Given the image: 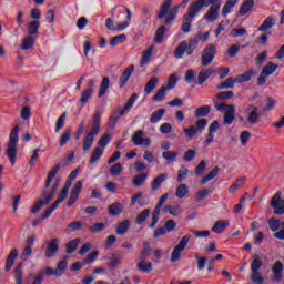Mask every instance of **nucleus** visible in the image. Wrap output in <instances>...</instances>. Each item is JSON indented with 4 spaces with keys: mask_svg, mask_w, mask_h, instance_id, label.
Returning a JSON list of instances; mask_svg holds the SVG:
<instances>
[{
    "mask_svg": "<svg viewBox=\"0 0 284 284\" xmlns=\"http://www.w3.org/2000/svg\"><path fill=\"white\" fill-rule=\"evenodd\" d=\"M57 252H59V240L53 239L47 245L45 257L52 258Z\"/></svg>",
    "mask_w": 284,
    "mask_h": 284,
    "instance_id": "18",
    "label": "nucleus"
},
{
    "mask_svg": "<svg viewBox=\"0 0 284 284\" xmlns=\"http://www.w3.org/2000/svg\"><path fill=\"white\" fill-rule=\"evenodd\" d=\"M199 38L196 36H193L189 39V42H186V48L189 49V57H192L194 54V50L199 48Z\"/></svg>",
    "mask_w": 284,
    "mask_h": 284,
    "instance_id": "32",
    "label": "nucleus"
},
{
    "mask_svg": "<svg viewBox=\"0 0 284 284\" xmlns=\"http://www.w3.org/2000/svg\"><path fill=\"white\" fill-rule=\"evenodd\" d=\"M110 258H111V262L109 263V267L111 270H116V267H119V263H121V255L113 253L112 257L104 256L103 261H110Z\"/></svg>",
    "mask_w": 284,
    "mask_h": 284,
    "instance_id": "34",
    "label": "nucleus"
},
{
    "mask_svg": "<svg viewBox=\"0 0 284 284\" xmlns=\"http://www.w3.org/2000/svg\"><path fill=\"white\" fill-rule=\"evenodd\" d=\"M246 182H247V178H246V176H241L240 179H237V180L229 187L230 194H234V193L236 192V190H239L240 187H243Z\"/></svg>",
    "mask_w": 284,
    "mask_h": 284,
    "instance_id": "31",
    "label": "nucleus"
},
{
    "mask_svg": "<svg viewBox=\"0 0 284 284\" xmlns=\"http://www.w3.org/2000/svg\"><path fill=\"white\" fill-rule=\"evenodd\" d=\"M94 94V89L92 88H87L81 97H80V103H82V105H85L88 103V101H90V99H92V95Z\"/></svg>",
    "mask_w": 284,
    "mask_h": 284,
    "instance_id": "38",
    "label": "nucleus"
},
{
    "mask_svg": "<svg viewBox=\"0 0 284 284\" xmlns=\"http://www.w3.org/2000/svg\"><path fill=\"white\" fill-rule=\"evenodd\" d=\"M207 6H210L207 0H196L192 2L189 7V12L186 17H191L192 19H194V17H196V14H199V12L203 10V8H207Z\"/></svg>",
    "mask_w": 284,
    "mask_h": 284,
    "instance_id": "10",
    "label": "nucleus"
},
{
    "mask_svg": "<svg viewBox=\"0 0 284 284\" xmlns=\"http://www.w3.org/2000/svg\"><path fill=\"white\" fill-rule=\"evenodd\" d=\"M252 8H254V0H246L240 9L241 17L247 14Z\"/></svg>",
    "mask_w": 284,
    "mask_h": 284,
    "instance_id": "55",
    "label": "nucleus"
},
{
    "mask_svg": "<svg viewBox=\"0 0 284 284\" xmlns=\"http://www.w3.org/2000/svg\"><path fill=\"white\" fill-rule=\"evenodd\" d=\"M79 243H81V239L77 237L74 240H71L68 244H67V253L68 254H72V252L77 251V247H79Z\"/></svg>",
    "mask_w": 284,
    "mask_h": 284,
    "instance_id": "59",
    "label": "nucleus"
},
{
    "mask_svg": "<svg viewBox=\"0 0 284 284\" xmlns=\"http://www.w3.org/2000/svg\"><path fill=\"white\" fill-rule=\"evenodd\" d=\"M128 230H130V220H124L118 224L115 232L119 236H123L128 233Z\"/></svg>",
    "mask_w": 284,
    "mask_h": 284,
    "instance_id": "33",
    "label": "nucleus"
},
{
    "mask_svg": "<svg viewBox=\"0 0 284 284\" xmlns=\"http://www.w3.org/2000/svg\"><path fill=\"white\" fill-rule=\"evenodd\" d=\"M210 9L207 10L204 18L209 21V23H212L219 19V10L221 9V0H209Z\"/></svg>",
    "mask_w": 284,
    "mask_h": 284,
    "instance_id": "9",
    "label": "nucleus"
},
{
    "mask_svg": "<svg viewBox=\"0 0 284 284\" xmlns=\"http://www.w3.org/2000/svg\"><path fill=\"white\" fill-rule=\"evenodd\" d=\"M190 239H192V235L186 234L180 240L179 244L174 246L171 253V258H170L171 263H176V261L181 260V253H183L187 247V243H190Z\"/></svg>",
    "mask_w": 284,
    "mask_h": 284,
    "instance_id": "4",
    "label": "nucleus"
},
{
    "mask_svg": "<svg viewBox=\"0 0 284 284\" xmlns=\"http://www.w3.org/2000/svg\"><path fill=\"white\" fill-rule=\"evenodd\" d=\"M81 190H83V182L78 181L71 190L69 200L67 202L68 207H72L77 201H79V195L81 194Z\"/></svg>",
    "mask_w": 284,
    "mask_h": 284,
    "instance_id": "13",
    "label": "nucleus"
},
{
    "mask_svg": "<svg viewBox=\"0 0 284 284\" xmlns=\"http://www.w3.org/2000/svg\"><path fill=\"white\" fill-rule=\"evenodd\" d=\"M189 192L190 187H187L186 184H180L176 189L175 196H178V199H185Z\"/></svg>",
    "mask_w": 284,
    "mask_h": 284,
    "instance_id": "49",
    "label": "nucleus"
},
{
    "mask_svg": "<svg viewBox=\"0 0 284 284\" xmlns=\"http://www.w3.org/2000/svg\"><path fill=\"white\" fill-rule=\"evenodd\" d=\"M251 281H253L254 284H262L265 283V277L261 275V272L251 273Z\"/></svg>",
    "mask_w": 284,
    "mask_h": 284,
    "instance_id": "64",
    "label": "nucleus"
},
{
    "mask_svg": "<svg viewBox=\"0 0 284 284\" xmlns=\"http://www.w3.org/2000/svg\"><path fill=\"white\" fill-rule=\"evenodd\" d=\"M108 212L111 216H119L123 212V204L121 202H114L109 205Z\"/></svg>",
    "mask_w": 284,
    "mask_h": 284,
    "instance_id": "27",
    "label": "nucleus"
},
{
    "mask_svg": "<svg viewBox=\"0 0 284 284\" xmlns=\"http://www.w3.org/2000/svg\"><path fill=\"white\" fill-rule=\"evenodd\" d=\"M193 126L197 132H203L207 128V119H199Z\"/></svg>",
    "mask_w": 284,
    "mask_h": 284,
    "instance_id": "63",
    "label": "nucleus"
},
{
    "mask_svg": "<svg viewBox=\"0 0 284 284\" xmlns=\"http://www.w3.org/2000/svg\"><path fill=\"white\" fill-rule=\"evenodd\" d=\"M219 172H221V169L219 166H215L210 173H207L200 182V185H205V183H210L213 179H216L219 176Z\"/></svg>",
    "mask_w": 284,
    "mask_h": 284,
    "instance_id": "29",
    "label": "nucleus"
},
{
    "mask_svg": "<svg viewBox=\"0 0 284 284\" xmlns=\"http://www.w3.org/2000/svg\"><path fill=\"white\" fill-rule=\"evenodd\" d=\"M187 3H190V0H183L180 6H175L173 7L170 11H169V16L165 18L164 23L168 26L170 23H172V21H174V19H176V14L179 12L180 8H186Z\"/></svg>",
    "mask_w": 284,
    "mask_h": 284,
    "instance_id": "14",
    "label": "nucleus"
},
{
    "mask_svg": "<svg viewBox=\"0 0 284 284\" xmlns=\"http://www.w3.org/2000/svg\"><path fill=\"white\" fill-rule=\"evenodd\" d=\"M40 26H41V23L39 22V20H33V21L29 22V24L27 27L28 36L37 37V34H39Z\"/></svg>",
    "mask_w": 284,
    "mask_h": 284,
    "instance_id": "25",
    "label": "nucleus"
},
{
    "mask_svg": "<svg viewBox=\"0 0 284 284\" xmlns=\"http://www.w3.org/2000/svg\"><path fill=\"white\" fill-rule=\"evenodd\" d=\"M226 227H230V221H217L214 223L212 232H214L215 234H223Z\"/></svg>",
    "mask_w": 284,
    "mask_h": 284,
    "instance_id": "26",
    "label": "nucleus"
},
{
    "mask_svg": "<svg viewBox=\"0 0 284 284\" xmlns=\"http://www.w3.org/2000/svg\"><path fill=\"white\" fill-rule=\"evenodd\" d=\"M108 90H110V78L105 77L102 79V82L100 84L98 97H105Z\"/></svg>",
    "mask_w": 284,
    "mask_h": 284,
    "instance_id": "35",
    "label": "nucleus"
},
{
    "mask_svg": "<svg viewBox=\"0 0 284 284\" xmlns=\"http://www.w3.org/2000/svg\"><path fill=\"white\" fill-rule=\"evenodd\" d=\"M59 170H61V165L57 164L51 171L48 173L45 187H50L52 185V181H54V176L59 174Z\"/></svg>",
    "mask_w": 284,
    "mask_h": 284,
    "instance_id": "37",
    "label": "nucleus"
},
{
    "mask_svg": "<svg viewBox=\"0 0 284 284\" xmlns=\"http://www.w3.org/2000/svg\"><path fill=\"white\" fill-rule=\"evenodd\" d=\"M164 114H165V109H159L158 111H154L150 118L151 123H159V121L163 119Z\"/></svg>",
    "mask_w": 284,
    "mask_h": 284,
    "instance_id": "54",
    "label": "nucleus"
},
{
    "mask_svg": "<svg viewBox=\"0 0 284 284\" xmlns=\"http://www.w3.org/2000/svg\"><path fill=\"white\" fill-rule=\"evenodd\" d=\"M152 54H154V45H151L149 49L143 51L142 59L140 61V68H144V65H148V63H150Z\"/></svg>",
    "mask_w": 284,
    "mask_h": 284,
    "instance_id": "22",
    "label": "nucleus"
},
{
    "mask_svg": "<svg viewBox=\"0 0 284 284\" xmlns=\"http://www.w3.org/2000/svg\"><path fill=\"white\" fill-rule=\"evenodd\" d=\"M168 29H165V26H161L155 31V37L153 39L154 43H163V39L165 37V32Z\"/></svg>",
    "mask_w": 284,
    "mask_h": 284,
    "instance_id": "41",
    "label": "nucleus"
},
{
    "mask_svg": "<svg viewBox=\"0 0 284 284\" xmlns=\"http://www.w3.org/2000/svg\"><path fill=\"white\" fill-rule=\"evenodd\" d=\"M19 143V125H16L9 135L7 143L6 155L8 156L11 165L17 163V144Z\"/></svg>",
    "mask_w": 284,
    "mask_h": 284,
    "instance_id": "2",
    "label": "nucleus"
},
{
    "mask_svg": "<svg viewBox=\"0 0 284 284\" xmlns=\"http://www.w3.org/2000/svg\"><path fill=\"white\" fill-rule=\"evenodd\" d=\"M262 266H263V262H261V258H258V255H254L253 261L251 263V273L260 272Z\"/></svg>",
    "mask_w": 284,
    "mask_h": 284,
    "instance_id": "50",
    "label": "nucleus"
},
{
    "mask_svg": "<svg viewBox=\"0 0 284 284\" xmlns=\"http://www.w3.org/2000/svg\"><path fill=\"white\" fill-rule=\"evenodd\" d=\"M237 2L239 0H227L222 9V16L227 17V14L232 12V8H234Z\"/></svg>",
    "mask_w": 284,
    "mask_h": 284,
    "instance_id": "48",
    "label": "nucleus"
},
{
    "mask_svg": "<svg viewBox=\"0 0 284 284\" xmlns=\"http://www.w3.org/2000/svg\"><path fill=\"white\" fill-rule=\"evenodd\" d=\"M276 26V18L273 16L267 17L263 23L257 28V32H267Z\"/></svg>",
    "mask_w": 284,
    "mask_h": 284,
    "instance_id": "17",
    "label": "nucleus"
},
{
    "mask_svg": "<svg viewBox=\"0 0 284 284\" xmlns=\"http://www.w3.org/2000/svg\"><path fill=\"white\" fill-rule=\"evenodd\" d=\"M144 136L145 132L139 130L133 133L131 141L135 145H143V148H150V145H152V140H150V138Z\"/></svg>",
    "mask_w": 284,
    "mask_h": 284,
    "instance_id": "11",
    "label": "nucleus"
},
{
    "mask_svg": "<svg viewBox=\"0 0 284 284\" xmlns=\"http://www.w3.org/2000/svg\"><path fill=\"white\" fill-rule=\"evenodd\" d=\"M212 74H216V70L209 68V69H203L200 71L197 75V83L199 85H203L205 81H207V78L211 77Z\"/></svg>",
    "mask_w": 284,
    "mask_h": 284,
    "instance_id": "20",
    "label": "nucleus"
},
{
    "mask_svg": "<svg viewBox=\"0 0 284 284\" xmlns=\"http://www.w3.org/2000/svg\"><path fill=\"white\" fill-rule=\"evenodd\" d=\"M168 210L171 216H180V214H183V209H181V205L179 204H173L169 206Z\"/></svg>",
    "mask_w": 284,
    "mask_h": 284,
    "instance_id": "61",
    "label": "nucleus"
},
{
    "mask_svg": "<svg viewBox=\"0 0 284 284\" xmlns=\"http://www.w3.org/2000/svg\"><path fill=\"white\" fill-rule=\"evenodd\" d=\"M212 110V106L210 105H203L195 110V119H201L203 116H207L210 114V111Z\"/></svg>",
    "mask_w": 284,
    "mask_h": 284,
    "instance_id": "44",
    "label": "nucleus"
},
{
    "mask_svg": "<svg viewBox=\"0 0 284 284\" xmlns=\"http://www.w3.org/2000/svg\"><path fill=\"white\" fill-rule=\"evenodd\" d=\"M183 132H184L185 138L187 139V141H192V139H194L199 134V131H196V128H194V125H191L189 128H184Z\"/></svg>",
    "mask_w": 284,
    "mask_h": 284,
    "instance_id": "52",
    "label": "nucleus"
},
{
    "mask_svg": "<svg viewBox=\"0 0 284 284\" xmlns=\"http://www.w3.org/2000/svg\"><path fill=\"white\" fill-rule=\"evenodd\" d=\"M17 256H19V251L17 248H12L4 264L6 272H10V270H12V265H14V261H17Z\"/></svg>",
    "mask_w": 284,
    "mask_h": 284,
    "instance_id": "19",
    "label": "nucleus"
},
{
    "mask_svg": "<svg viewBox=\"0 0 284 284\" xmlns=\"http://www.w3.org/2000/svg\"><path fill=\"white\" fill-rule=\"evenodd\" d=\"M172 6V0H164V2L161 6L160 12L158 14L159 19H163L168 12H170V8Z\"/></svg>",
    "mask_w": 284,
    "mask_h": 284,
    "instance_id": "46",
    "label": "nucleus"
},
{
    "mask_svg": "<svg viewBox=\"0 0 284 284\" xmlns=\"http://www.w3.org/2000/svg\"><path fill=\"white\" fill-rule=\"evenodd\" d=\"M126 39H128V37L123 33L115 36V37L111 38L110 45H112V47L121 45V43H125Z\"/></svg>",
    "mask_w": 284,
    "mask_h": 284,
    "instance_id": "57",
    "label": "nucleus"
},
{
    "mask_svg": "<svg viewBox=\"0 0 284 284\" xmlns=\"http://www.w3.org/2000/svg\"><path fill=\"white\" fill-rule=\"evenodd\" d=\"M145 181H148V173H140L133 178L132 183L135 187H141Z\"/></svg>",
    "mask_w": 284,
    "mask_h": 284,
    "instance_id": "40",
    "label": "nucleus"
},
{
    "mask_svg": "<svg viewBox=\"0 0 284 284\" xmlns=\"http://www.w3.org/2000/svg\"><path fill=\"white\" fill-rule=\"evenodd\" d=\"M162 156L168 163H175L176 158L179 156V152L176 151H164L162 152Z\"/></svg>",
    "mask_w": 284,
    "mask_h": 284,
    "instance_id": "42",
    "label": "nucleus"
},
{
    "mask_svg": "<svg viewBox=\"0 0 284 284\" xmlns=\"http://www.w3.org/2000/svg\"><path fill=\"white\" fill-rule=\"evenodd\" d=\"M185 53L187 54V57H190V49H187V41L183 40L178 44L173 54L175 59H183L185 57Z\"/></svg>",
    "mask_w": 284,
    "mask_h": 284,
    "instance_id": "16",
    "label": "nucleus"
},
{
    "mask_svg": "<svg viewBox=\"0 0 284 284\" xmlns=\"http://www.w3.org/2000/svg\"><path fill=\"white\" fill-rule=\"evenodd\" d=\"M278 70V64L273 62H267L266 65L263 67L260 77L257 78V85H265L267 83V79L274 74Z\"/></svg>",
    "mask_w": 284,
    "mask_h": 284,
    "instance_id": "6",
    "label": "nucleus"
},
{
    "mask_svg": "<svg viewBox=\"0 0 284 284\" xmlns=\"http://www.w3.org/2000/svg\"><path fill=\"white\" fill-rule=\"evenodd\" d=\"M235 83H236V78H229L224 82L219 84L217 88L219 90H227L230 88H234Z\"/></svg>",
    "mask_w": 284,
    "mask_h": 284,
    "instance_id": "58",
    "label": "nucleus"
},
{
    "mask_svg": "<svg viewBox=\"0 0 284 284\" xmlns=\"http://www.w3.org/2000/svg\"><path fill=\"white\" fill-rule=\"evenodd\" d=\"M194 18H191L190 16L184 14V19L182 21V31L187 33L190 30H192V21Z\"/></svg>",
    "mask_w": 284,
    "mask_h": 284,
    "instance_id": "56",
    "label": "nucleus"
},
{
    "mask_svg": "<svg viewBox=\"0 0 284 284\" xmlns=\"http://www.w3.org/2000/svg\"><path fill=\"white\" fill-rule=\"evenodd\" d=\"M101 156H103V149H101L100 146H97L91 154L89 163L91 164L97 163L99 159H101Z\"/></svg>",
    "mask_w": 284,
    "mask_h": 284,
    "instance_id": "47",
    "label": "nucleus"
},
{
    "mask_svg": "<svg viewBox=\"0 0 284 284\" xmlns=\"http://www.w3.org/2000/svg\"><path fill=\"white\" fill-rule=\"evenodd\" d=\"M156 85H159V78H151L144 87L145 94H152V91L156 88Z\"/></svg>",
    "mask_w": 284,
    "mask_h": 284,
    "instance_id": "36",
    "label": "nucleus"
},
{
    "mask_svg": "<svg viewBox=\"0 0 284 284\" xmlns=\"http://www.w3.org/2000/svg\"><path fill=\"white\" fill-rule=\"evenodd\" d=\"M246 122L248 125H256L261 122V110L254 104H247L245 109Z\"/></svg>",
    "mask_w": 284,
    "mask_h": 284,
    "instance_id": "5",
    "label": "nucleus"
},
{
    "mask_svg": "<svg viewBox=\"0 0 284 284\" xmlns=\"http://www.w3.org/2000/svg\"><path fill=\"white\" fill-rule=\"evenodd\" d=\"M165 181H168V175L165 173L158 175L151 182V190L153 192H156L159 190V187H161V185H163V183H165Z\"/></svg>",
    "mask_w": 284,
    "mask_h": 284,
    "instance_id": "21",
    "label": "nucleus"
},
{
    "mask_svg": "<svg viewBox=\"0 0 284 284\" xmlns=\"http://www.w3.org/2000/svg\"><path fill=\"white\" fill-rule=\"evenodd\" d=\"M139 98V95L136 93H133L130 99L126 101L124 108L120 111L119 115L120 116H124V114H126V112H130V110H132V106L134 105V103L136 102V99Z\"/></svg>",
    "mask_w": 284,
    "mask_h": 284,
    "instance_id": "23",
    "label": "nucleus"
},
{
    "mask_svg": "<svg viewBox=\"0 0 284 284\" xmlns=\"http://www.w3.org/2000/svg\"><path fill=\"white\" fill-rule=\"evenodd\" d=\"M217 112H222L224 114L223 125H232L234 123V119H236V108L233 104L225 103H214Z\"/></svg>",
    "mask_w": 284,
    "mask_h": 284,
    "instance_id": "3",
    "label": "nucleus"
},
{
    "mask_svg": "<svg viewBox=\"0 0 284 284\" xmlns=\"http://www.w3.org/2000/svg\"><path fill=\"white\" fill-rule=\"evenodd\" d=\"M178 83H179V77L173 73L169 77L168 85L165 88L166 90H174Z\"/></svg>",
    "mask_w": 284,
    "mask_h": 284,
    "instance_id": "60",
    "label": "nucleus"
},
{
    "mask_svg": "<svg viewBox=\"0 0 284 284\" xmlns=\"http://www.w3.org/2000/svg\"><path fill=\"white\" fill-rule=\"evenodd\" d=\"M282 193L277 192L271 200V207H273L274 214L282 216L284 214V200L281 199Z\"/></svg>",
    "mask_w": 284,
    "mask_h": 284,
    "instance_id": "12",
    "label": "nucleus"
},
{
    "mask_svg": "<svg viewBox=\"0 0 284 284\" xmlns=\"http://www.w3.org/2000/svg\"><path fill=\"white\" fill-rule=\"evenodd\" d=\"M207 196H210V190L202 189L197 191V193L195 194V203H203V201H205Z\"/></svg>",
    "mask_w": 284,
    "mask_h": 284,
    "instance_id": "53",
    "label": "nucleus"
},
{
    "mask_svg": "<svg viewBox=\"0 0 284 284\" xmlns=\"http://www.w3.org/2000/svg\"><path fill=\"white\" fill-rule=\"evenodd\" d=\"M283 223L280 220L273 217L268 221V226L272 232H278L283 227Z\"/></svg>",
    "mask_w": 284,
    "mask_h": 284,
    "instance_id": "51",
    "label": "nucleus"
},
{
    "mask_svg": "<svg viewBox=\"0 0 284 284\" xmlns=\"http://www.w3.org/2000/svg\"><path fill=\"white\" fill-rule=\"evenodd\" d=\"M132 74H134V64H131L126 69H124L122 75L119 79V88H125Z\"/></svg>",
    "mask_w": 284,
    "mask_h": 284,
    "instance_id": "15",
    "label": "nucleus"
},
{
    "mask_svg": "<svg viewBox=\"0 0 284 284\" xmlns=\"http://www.w3.org/2000/svg\"><path fill=\"white\" fill-rule=\"evenodd\" d=\"M101 131V111H95L92 116L91 130L84 136L82 150L88 152L94 143V136H99Z\"/></svg>",
    "mask_w": 284,
    "mask_h": 284,
    "instance_id": "1",
    "label": "nucleus"
},
{
    "mask_svg": "<svg viewBox=\"0 0 284 284\" xmlns=\"http://www.w3.org/2000/svg\"><path fill=\"white\" fill-rule=\"evenodd\" d=\"M83 229V223L75 221V222H71L68 227H67V232H77L79 230Z\"/></svg>",
    "mask_w": 284,
    "mask_h": 284,
    "instance_id": "62",
    "label": "nucleus"
},
{
    "mask_svg": "<svg viewBox=\"0 0 284 284\" xmlns=\"http://www.w3.org/2000/svg\"><path fill=\"white\" fill-rule=\"evenodd\" d=\"M216 57V45L213 43L206 44L202 51V65L207 68Z\"/></svg>",
    "mask_w": 284,
    "mask_h": 284,
    "instance_id": "7",
    "label": "nucleus"
},
{
    "mask_svg": "<svg viewBox=\"0 0 284 284\" xmlns=\"http://www.w3.org/2000/svg\"><path fill=\"white\" fill-rule=\"evenodd\" d=\"M165 97H168V88L163 85L153 95L152 101H154L155 103H161V101L165 100Z\"/></svg>",
    "mask_w": 284,
    "mask_h": 284,
    "instance_id": "30",
    "label": "nucleus"
},
{
    "mask_svg": "<svg viewBox=\"0 0 284 284\" xmlns=\"http://www.w3.org/2000/svg\"><path fill=\"white\" fill-rule=\"evenodd\" d=\"M57 187H59V183H55V187H53L50 194H47V193L42 194V199L36 202L34 205L31 207L32 214H37V212L41 211V207H43V205H48V203L52 201V196H54V193L57 192Z\"/></svg>",
    "mask_w": 284,
    "mask_h": 284,
    "instance_id": "8",
    "label": "nucleus"
},
{
    "mask_svg": "<svg viewBox=\"0 0 284 284\" xmlns=\"http://www.w3.org/2000/svg\"><path fill=\"white\" fill-rule=\"evenodd\" d=\"M254 74V72L251 71H246L237 77H235V81L236 83H247V81L252 80V75Z\"/></svg>",
    "mask_w": 284,
    "mask_h": 284,
    "instance_id": "43",
    "label": "nucleus"
},
{
    "mask_svg": "<svg viewBox=\"0 0 284 284\" xmlns=\"http://www.w3.org/2000/svg\"><path fill=\"white\" fill-rule=\"evenodd\" d=\"M34 41H37L36 36H26L22 39L21 50H32L34 48Z\"/></svg>",
    "mask_w": 284,
    "mask_h": 284,
    "instance_id": "24",
    "label": "nucleus"
},
{
    "mask_svg": "<svg viewBox=\"0 0 284 284\" xmlns=\"http://www.w3.org/2000/svg\"><path fill=\"white\" fill-rule=\"evenodd\" d=\"M138 270L143 272L144 274H150L152 272V262H146L145 260H141L138 263Z\"/></svg>",
    "mask_w": 284,
    "mask_h": 284,
    "instance_id": "39",
    "label": "nucleus"
},
{
    "mask_svg": "<svg viewBox=\"0 0 284 284\" xmlns=\"http://www.w3.org/2000/svg\"><path fill=\"white\" fill-rule=\"evenodd\" d=\"M150 209L143 210L140 214H138L135 219V225H143L145 221H148V216H150Z\"/></svg>",
    "mask_w": 284,
    "mask_h": 284,
    "instance_id": "45",
    "label": "nucleus"
},
{
    "mask_svg": "<svg viewBox=\"0 0 284 284\" xmlns=\"http://www.w3.org/2000/svg\"><path fill=\"white\" fill-rule=\"evenodd\" d=\"M13 278L16 284H23V264L20 263L13 268Z\"/></svg>",
    "mask_w": 284,
    "mask_h": 284,
    "instance_id": "28",
    "label": "nucleus"
}]
</instances>
